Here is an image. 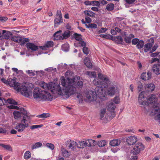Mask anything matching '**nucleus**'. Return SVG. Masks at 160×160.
I'll list each match as a JSON object with an SVG mask.
<instances>
[{
    "label": "nucleus",
    "instance_id": "nucleus-1",
    "mask_svg": "<svg viewBox=\"0 0 160 160\" xmlns=\"http://www.w3.org/2000/svg\"><path fill=\"white\" fill-rule=\"evenodd\" d=\"M73 74L71 72L68 71L65 73V76L67 77V79H66L63 76L61 77L60 82L62 87V88L59 85L58 86L59 88L58 92L60 95L64 96L66 98H68L76 92L75 86L77 83L80 88L83 86V82L79 80L80 79L79 77L75 76L72 79L68 77L72 76Z\"/></svg>",
    "mask_w": 160,
    "mask_h": 160
},
{
    "label": "nucleus",
    "instance_id": "nucleus-2",
    "mask_svg": "<svg viewBox=\"0 0 160 160\" xmlns=\"http://www.w3.org/2000/svg\"><path fill=\"white\" fill-rule=\"evenodd\" d=\"M98 78L102 80V82L98 79H95L93 80V83L97 86L95 89V92L89 91L86 93V96L89 101H93L97 100L99 101L98 99L103 100L107 98L105 89L110 84V81L107 76L101 73L98 74Z\"/></svg>",
    "mask_w": 160,
    "mask_h": 160
},
{
    "label": "nucleus",
    "instance_id": "nucleus-3",
    "mask_svg": "<svg viewBox=\"0 0 160 160\" xmlns=\"http://www.w3.org/2000/svg\"><path fill=\"white\" fill-rule=\"evenodd\" d=\"M8 85L11 87H13L14 89L19 92L23 96L31 98L32 95V90L34 85L32 83L26 82L21 84L16 82V78L8 79Z\"/></svg>",
    "mask_w": 160,
    "mask_h": 160
},
{
    "label": "nucleus",
    "instance_id": "nucleus-4",
    "mask_svg": "<svg viewBox=\"0 0 160 160\" xmlns=\"http://www.w3.org/2000/svg\"><path fill=\"white\" fill-rule=\"evenodd\" d=\"M33 96L34 99L36 101L52 100V96L48 92L42 90L38 88H35L33 92Z\"/></svg>",
    "mask_w": 160,
    "mask_h": 160
},
{
    "label": "nucleus",
    "instance_id": "nucleus-5",
    "mask_svg": "<svg viewBox=\"0 0 160 160\" xmlns=\"http://www.w3.org/2000/svg\"><path fill=\"white\" fill-rule=\"evenodd\" d=\"M30 117L28 115L23 116L21 122L16 126L15 128L18 132L23 131L26 128L29 126L28 122H30Z\"/></svg>",
    "mask_w": 160,
    "mask_h": 160
},
{
    "label": "nucleus",
    "instance_id": "nucleus-6",
    "mask_svg": "<svg viewBox=\"0 0 160 160\" xmlns=\"http://www.w3.org/2000/svg\"><path fill=\"white\" fill-rule=\"evenodd\" d=\"M40 85L43 89L48 90L50 89L52 93H57L60 95L58 92L59 88L58 87L59 85L60 86V85L56 86L55 83L52 82H50L48 84H47L44 82H42L40 83Z\"/></svg>",
    "mask_w": 160,
    "mask_h": 160
},
{
    "label": "nucleus",
    "instance_id": "nucleus-7",
    "mask_svg": "<svg viewBox=\"0 0 160 160\" xmlns=\"http://www.w3.org/2000/svg\"><path fill=\"white\" fill-rule=\"evenodd\" d=\"M148 102V103H150L152 104L157 103V106L155 105V107L154 108L153 110L155 112H159L160 111V95L157 98L156 96L154 95H151L147 99Z\"/></svg>",
    "mask_w": 160,
    "mask_h": 160
},
{
    "label": "nucleus",
    "instance_id": "nucleus-8",
    "mask_svg": "<svg viewBox=\"0 0 160 160\" xmlns=\"http://www.w3.org/2000/svg\"><path fill=\"white\" fill-rule=\"evenodd\" d=\"M147 99L145 96V92L142 91L139 93L138 98V102L139 105L145 107L148 105Z\"/></svg>",
    "mask_w": 160,
    "mask_h": 160
},
{
    "label": "nucleus",
    "instance_id": "nucleus-9",
    "mask_svg": "<svg viewBox=\"0 0 160 160\" xmlns=\"http://www.w3.org/2000/svg\"><path fill=\"white\" fill-rule=\"evenodd\" d=\"M145 146L142 142H138L134 146L132 150V152L134 154H137L139 153L141 151L144 150Z\"/></svg>",
    "mask_w": 160,
    "mask_h": 160
},
{
    "label": "nucleus",
    "instance_id": "nucleus-10",
    "mask_svg": "<svg viewBox=\"0 0 160 160\" xmlns=\"http://www.w3.org/2000/svg\"><path fill=\"white\" fill-rule=\"evenodd\" d=\"M74 38L77 41V42H76L74 44L75 47H78L86 46L85 42L82 41L81 36L80 35L75 33L74 35Z\"/></svg>",
    "mask_w": 160,
    "mask_h": 160
},
{
    "label": "nucleus",
    "instance_id": "nucleus-11",
    "mask_svg": "<svg viewBox=\"0 0 160 160\" xmlns=\"http://www.w3.org/2000/svg\"><path fill=\"white\" fill-rule=\"evenodd\" d=\"M27 112L24 108H21L19 111H15L13 112L14 118L16 119H18L20 118L22 115L24 116L27 115Z\"/></svg>",
    "mask_w": 160,
    "mask_h": 160
},
{
    "label": "nucleus",
    "instance_id": "nucleus-12",
    "mask_svg": "<svg viewBox=\"0 0 160 160\" xmlns=\"http://www.w3.org/2000/svg\"><path fill=\"white\" fill-rule=\"evenodd\" d=\"M62 18L61 11L58 10L56 14V17L55 18L54 22L55 25H59L62 22Z\"/></svg>",
    "mask_w": 160,
    "mask_h": 160
},
{
    "label": "nucleus",
    "instance_id": "nucleus-13",
    "mask_svg": "<svg viewBox=\"0 0 160 160\" xmlns=\"http://www.w3.org/2000/svg\"><path fill=\"white\" fill-rule=\"evenodd\" d=\"M126 142L129 145L134 144L138 141L137 137L133 135L128 137L126 138Z\"/></svg>",
    "mask_w": 160,
    "mask_h": 160
},
{
    "label": "nucleus",
    "instance_id": "nucleus-14",
    "mask_svg": "<svg viewBox=\"0 0 160 160\" xmlns=\"http://www.w3.org/2000/svg\"><path fill=\"white\" fill-rule=\"evenodd\" d=\"M116 107L115 105L112 102V100L109 101L107 104V108L110 112L114 111Z\"/></svg>",
    "mask_w": 160,
    "mask_h": 160
},
{
    "label": "nucleus",
    "instance_id": "nucleus-15",
    "mask_svg": "<svg viewBox=\"0 0 160 160\" xmlns=\"http://www.w3.org/2000/svg\"><path fill=\"white\" fill-rule=\"evenodd\" d=\"M26 47L28 50L32 51H35L38 49V46L32 43H27L26 44Z\"/></svg>",
    "mask_w": 160,
    "mask_h": 160
},
{
    "label": "nucleus",
    "instance_id": "nucleus-16",
    "mask_svg": "<svg viewBox=\"0 0 160 160\" xmlns=\"http://www.w3.org/2000/svg\"><path fill=\"white\" fill-rule=\"evenodd\" d=\"M118 90L117 89V88L115 86L111 87H110L107 92L108 94L110 96L114 95L115 93L118 92Z\"/></svg>",
    "mask_w": 160,
    "mask_h": 160
},
{
    "label": "nucleus",
    "instance_id": "nucleus-17",
    "mask_svg": "<svg viewBox=\"0 0 160 160\" xmlns=\"http://www.w3.org/2000/svg\"><path fill=\"white\" fill-rule=\"evenodd\" d=\"M152 74L150 72H144L141 75V78L145 81L148 80L151 78Z\"/></svg>",
    "mask_w": 160,
    "mask_h": 160
},
{
    "label": "nucleus",
    "instance_id": "nucleus-18",
    "mask_svg": "<svg viewBox=\"0 0 160 160\" xmlns=\"http://www.w3.org/2000/svg\"><path fill=\"white\" fill-rule=\"evenodd\" d=\"M152 70L153 72L156 75L160 74V63L155 64L152 67Z\"/></svg>",
    "mask_w": 160,
    "mask_h": 160
},
{
    "label": "nucleus",
    "instance_id": "nucleus-19",
    "mask_svg": "<svg viewBox=\"0 0 160 160\" xmlns=\"http://www.w3.org/2000/svg\"><path fill=\"white\" fill-rule=\"evenodd\" d=\"M145 90L148 92L153 91L155 88V85L152 83H150L146 84L144 86Z\"/></svg>",
    "mask_w": 160,
    "mask_h": 160
},
{
    "label": "nucleus",
    "instance_id": "nucleus-20",
    "mask_svg": "<svg viewBox=\"0 0 160 160\" xmlns=\"http://www.w3.org/2000/svg\"><path fill=\"white\" fill-rule=\"evenodd\" d=\"M53 45V42L50 41L47 42L45 46H40L39 48L42 50H47V48L52 47Z\"/></svg>",
    "mask_w": 160,
    "mask_h": 160
},
{
    "label": "nucleus",
    "instance_id": "nucleus-21",
    "mask_svg": "<svg viewBox=\"0 0 160 160\" xmlns=\"http://www.w3.org/2000/svg\"><path fill=\"white\" fill-rule=\"evenodd\" d=\"M62 31L59 30L56 32L53 35L54 39L56 40H63L62 35L61 34Z\"/></svg>",
    "mask_w": 160,
    "mask_h": 160
},
{
    "label": "nucleus",
    "instance_id": "nucleus-22",
    "mask_svg": "<svg viewBox=\"0 0 160 160\" xmlns=\"http://www.w3.org/2000/svg\"><path fill=\"white\" fill-rule=\"evenodd\" d=\"M2 38L4 39H8L10 37V35L11 34V33L10 32L2 30Z\"/></svg>",
    "mask_w": 160,
    "mask_h": 160
},
{
    "label": "nucleus",
    "instance_id": "nucleus-23",
    "mask_svg": "<svg viewBox=\"0 0 160 160\" xmlns=\"http://www.w3.org/2000/svg\"><path fill=\"white\" fill-rule=\"evenodd\" d=\"M121 142V140H120L113 139L110 141L109 144L112 146H117L119 145Z\"/></svg>",
    "mask_w": 160,
    "mask_h": 160
},
{
    "label": "nucleus",
    "instance_id": "nucleus-24",
    "mask_svg": "<svg viewBox=\"0 0 160 160\" xmlns=\"http://www.w3.org/2000/svg\"><path fill=\"white\" fill-rule=\"evenodd\" d=\"M61 154L64 157H68L70 156L69 152L66 149L62 148L61 149Z\"/></svg>",
    "mask_w": 160,
    "mask_h": 160
},
{
    "label": "nucleus",
    "instance_id": "nucleus-25",
    "mask_svg": "<svg viewBox=\"0 0 160 160\" xmlns=\"http://www.w3.org/2000/svg\"><path fill=\"white\" fill-rule=\"evenodd\" d=\"M68 143L69 144V148L72 150H74L75 147L77 146V142L74 141H69Z\"/></svg>",
    "mask_w": 160,
    "mask_h": 160
},
{
    "label": "nucleus",
    "instance_id": "nucleus-26",
    "mask_svg": "<svg viewBox=\"0 0 160 160\" xmlns=\"http://www.w3.org/2000/svg\"><path fill=\"white\" fill-rule=\"evenodd\" d=\"M85 141L87 146H94L95 144V141L94 140L88 139Z\"/></svg>",
    "mask_w": 160,
    "mask_h": 160
},
{
    "label": "nucleus",
    "instance_id": "nucleus-27",
    "mask_svg": "<svg viewBox=\"0 0 160 160\" xmlns=\"http://www.w3.org/2000/svg\"><path fill=\"white\" fill-rule=\"evenodd\" d=\"M0 146L3 148L4 149L8 151H12V148L9 145H6L3 143H0Z\"/></svg>",
    "mask_w": 160,
    "mask_h": 160
},
{
    "label": "nucleus",
    "instance_id": "nucleus-28",
    "mask_svg": "<svg viewBox=\"0 0 160 160\" xmlns=\"http://www.w3.org/2000/svg\"><path fill=\"white\" fill-rule=\"evenodd\" d=\"M84 63L87 67L89 68H91L92 67V63L89 58H86L84 60Z\"/></svg>",
    "mask_w": 160,
    "mask_h": 160
},
{
    "label": "nucleus",
    "instance_id": "nucleus-29",
    "mask_svg": "<svg viewBox=\"0 0 160 160\" xmlns=\"http://www.w3.org/2000/svg\"><path fill=\"white\" fill-rule=\"evenodd\" d=\"M85 141H81L77 143V147L79 148H83L86 147Z\"/></svg>",
    "mask_w": 160,
    "mask_h": 160
},
{
    "label": "nucleus",
    "instance_id": "nucleus-30",
    "mask_svg": "<svg viewBox=\"0 0 160 160\" xmlns=\"http://www.w3.org/2000/svg\"><path fill=\"white\" fill-rule=\"evenodd\" d=\"M42 146V143L38 142L35 143L31 146V149L32 150H33L40 147H41Z\"/></svg>",
    "mask_w": 160,
    "mask_h": 160
},
{
    "label": "nucleus",
    "instance_id": "nucleus-31",
    "mask_svg": "<svg viewBox=\"0 0 160 160\" xmlns=\"http://www.w3.org/2000/svg\"><path fill=\"white\" fill-rule=\"evenodd\" d=\"M112 40L118 44L121 43L122 42V39L121 37L120 36L114 37Z\"/></svg>",
    "mask_w": 160,
    "mask_h": 160
},
{
    "label": "nucleus",
    "instance_id": "nucleus-32",
    "mask_svg": "<svg viewBox=\"0 0 160 160\" xmlns=\"http://www.w3.org/2000/svg\"><path fill=\"white\" fill-rule=\"evenodd\" d=\"M152 43H147L146 44L144 48V50L145 52L148 51L151 47L152 46Z\"/></svg>",
    "mask_w": 160,
    "mask_h": 160
},
{
    "label": "nucleus",
    "instance_id": "nucleus-33",
    "mask_svg": "<svg viewBox=\"0 0 160 160\" xmlns=\"http://www.w3.org/2000/svg\"><path fill=\"white\" fill-rule=\"evenodd\" d=\"M108 143V142L104 140H101L98 142L97 144L100 147L105 146Z\"/></svg>",
    "mask_w": 160,
    "mask_h": 160
},
{
    "label": "nucleus",
    "instance_id": "nucleus-34",
    "mask_svg": "<svg viewBox=\"0 0 160 160\" xmlns=\"http://www.w3.org/2000/svg\"><path fill=\"white\" fill-rule=\"evenodd\" d=\"M70 36V32L69 30H67L65 31L64 33L62 34V37L63 39L67 38H68Z\"/></svg>",
    "mask_w": 160,
    "mask_h": 160
},
{
    "label": "nucleus",
    "instance_id": "nucleus-35",
    "mask_svg": "<svg viewBox=\"0 0 160 160\" xmlns=\"http://www.w3.org/2000/svg\"><path fill=\"white\" fill-rule=\"evenodd\" d=\"M12 40L17 42L20 43L21 41V37H20L13 36L12 37Z\"/></svg>",
    "mask_w": 160,
    "mask_h": 160
},
{
    "label": "nucleus",
    "instance_id": "nucleus-36",
    "mask_svg": "<svg viewBox=\"0 0 160 160\" xmlns=\"http://www.w3.org/2000/svg\"><path fill=\"white\" fill-rule=\"evenodd\" d=\"M50 115L48 113H43L40 115H38L37 117L40 118H46L49 117Z\"/></svg>",
    "mask_w": 160,
    "mask_h": 160
},
{
    "label": "nucleus",
    "instance_id": "nucleus-37",
    "mask_svg": "<svg viewBox=\"0 0 160 160\" xmlns=\"http://www.w3.org/2000/svg\"><path fill=\"white\" fill-rule=\"evenodd\" d=\"M106 109H103L101 110L100 112V117L101 120H104V115L106 113Z\"/></svg>",
    "mask_w": 160,
    "mask_h": 160
},
{
    "label": "nucleus",
    "instance_id": "nucleus-38",
    "mask_svg": "<svg viewBox=\"0 0 160 160\" xmlns=\"http://www.w3.org/2000/svg\"><path fill=\"white\" fill-rule=\"evenodd\" d=\"M69 48V45L68 43H65L62 45V50L65 52L68 51Z\"/></svg>",
    "mask_w": 160,
    "mask_h": 160
},
{
    "label": "nucleus",
    "instance_id": "nucleus-39",
    "mask_svg": "<svg viewBox=\"0 0 160 160\" xmlns=\"http://www.w3.org/2000/svg\"><path fill=\"white\" fill-rule=\"evenodd\" d=\"M86 74L91 78H94L96 76V73L94 72L88 71L86 72Z\"/></svg>",
    "mask_w": 160,
    "mask_h": 160
},
{
    "label": "nucleus",
    "instance_id": "nucleus-40",
    "mask_svg": "<svg viewBox=\"0 0 160 160\" xmlns=\"http://www.w3.org/2000/svg\"><path fill=\"white\" fill-rule=\"evenodd\" d=\"M84 13L86 15L89 16L90 17H93L94 16V13L91 11L86 10L84 11Z\"/></svg>",
    "mask_w": 160,
    "mask_h": 160
},
{
    "label": "nucleus",
    "instance_id": "nucleus-41",
    "mask_svg": "<svg viewBox=\"0 0 160 160\" xmlns=\"http://www.w3.org/2000/svg\"><path fill=\"white\" fill-rule=\"evenodd\" d=\"M24 158L26 159H28L31 157V153L29 151L25 152L24 156Z\"/></svg>",
    "mask_w": 160,
    "mask_h": 160
},
{
    "label": "nucleus",
    "instance_id": "nucleus-42",
    "mask_svg": "<svg viewBox=\"0 0 160 160\" xmlns=\"http://www.w3.org/2000/svg\"><path fill=\"white\" fill-rule=\"evenodd\" d=\"M46 146L47 148H49L51 150H54L55 148L54 145L50 143H46Z\"/></svg>",
    "mask_w": 160,
    "mask_h": 160
},
{
    "label": "nucleus",
    "instance_id": "nucleus-43",
    "mask_svg": "<svg viewBox=\"0 0 160 160\" xmlns=\"http://www.w3.org/2000/svg\"><path fill=\"white\" fill-rule=\"evenodd\" d=\"M112 101L113 102H114L115 104H118L120 102V98L119 96H116L112 100Z\"/></svg>",
    "mask_w": 160,
    "mask_h": 160
},
{
    "label": "nucleus",
    "instance_id": "nucleus-44",
    "mask_svg": "<svg viewBox=\"0 0 160 160\" xmlns=\"http://www.w3.org/2000/svg\"><path fill=\"white\" fill-rule=\"evenodd\" d=\"M77 98L79 103H82L83 100V98L82 94L80 93L78 94Z\"/></svg>",
    "mask_w": 160,
    "mask_h": 160
},
{
    "label": "nucleus",
    "instance_id": "nucleus-45",
    "mask_svg": "<svg viewBox=\"0 0 160 160\" xmlns=\"http://www.w3.org/2000/svg\"><path fill=\"white\" fill-rule=\"evenodd\" d=\"M7 102L9 104H14V105H17V102H16L14 100L12 99V98H9L7 100Z\"/></svg>",
    "mask_w": 160,
    "mask_h": 160
},
{
    "label": "nucleus",
    "instance_id": "nucleus-46",
    "mask_svg": "<svg viewBox=\"0 0 160 160\" xmlns=\"http://www.w3.org/2000/svg\"><path fill=\"white\" fill-rule=\"evenodd\" d=\"M137 88L139 92H140L142 90L143 85L140 82H138Z\"/></svg>",
    "mask_w": 160,
    "mask_h": 160
},
{
    "label": "nucleus",
    "instance_id": "nucleus-47",
    "mask_svg": "<svg viewBox=\"0 0 160 160\" xmlns=\"http://www.w3.org/2000/svg\"><path fill=\"white\" fill-rule=\"evenodd\" d=\"M144 44V42L142 41H138L137 43V46L138 48L140 49L142 48Z\"/></svg>",
    "mask_w": 160,
    "mask_h": 160
},
{
    "label": "nucleus",
    "instance_id": "nucleus-48",
    "mask_svg": "<svg viewBox=\"0 0 160 160\" xmlns=\"http://www.w3.org/2000/svg\"><path fill=\"white\" fill-rule=\"evenodd\" d=\"M114 6V4L112 3L108 4L106 6V8L109 11H111L113 9Z\"/></svg>",
    "mask_w": 160,
    "mask_h": 160
},
{
    "label": "nucleus",
    "instance_id": "nucleus-49",
    "mask_svg": "<svg viewBox=\"0 0 160 160\" xmlns=\"http://www.w3.org/2000/svg\"><path fill=\"white\" fill-rule=\"evenodd\" d=\"M45 71H48L49 72H56L57 69L56 68H53L52 67H50L45 69Z\"/></svg>",
    "mask_w": 160,
    "mask_h": 160
},
{
    "label": "nucleus",
    "instance_id": "nucleus-50",
    "mask_svg": "<svg viewBox=\"0 0 160 160\" xmlns=\"http://www.w3.org/2000/svg\"><path fill=\"white\" fill-rule=\"evenodd\" d=\"M20 42L21 44L22 45L26 42H28L29 41V39L28 38H22L21 37V40Z\"/></svg>",
    "mask_w": 160,
    "mask_h": 160
},
{
    "label": "nucleus",
    "instance_id": "nucleus-51",
    "mask_svg": "<svg viewBox=\"0 0 160 160\" xmlns=\"http://www.w3.org/2000/svg\"><path fill=\"white\" fill-rule=\"evenodd\" d=\"M6 102V101L3 98L0 97V106L4 105Z\"/></svg>",
    "mask_w": 160,
    "mask_h": 160
},
{
    "label": "nucleus",
    "instance_id": "nucleus-52",
    "mask_svg": "<svg viewBox=\"0 0 160 160\" xmlns=\"http://www.w3.org/2000/svg\"><path fill=\"white\" fill-rule=\"evenodd\" d=\"M67 66V65L65 63L63 64L62 63L58 65V69H61V68H66Z\"/></svg>",
    "mask_w": 160,
    "mask_h": 160
},
{
    "label": "nucleus",
    "instance_id": "nucleus-53",
    "mask_svg": "<svg viewBox=\"0 0 160 160\" xmlns=\"http://www.w3.org/2000/svg\"><path fill=\"white\" fill-rule=\"evenodd\" d=\"M85 46H83V52L86 54H88L89 53V51L88 48L85 47Z\"/></svg>",
    "mask_w": 160,
    "mask_h": 160
},
{
    "label": "nucleus",
    "instance_id": "nucleus-54",
    "mask_svg": "<svg viewBox=\"0 0 160 160\" xmlns=\"http://www.w3.org/2000/svg\"><path fill=\"white\" fill-rule=\"evenodd\" d=\"M43 126V125L40 124L38 125H32L30 127V128L31 129H33L35 128H41Z\"/></svg>",
    "mask_w": 160,
    "mask_h": 160
},
{
    "label": "nucleus",
    "instance_id": "nucleus-55",
    "mask_svg": "<svg viewBox=\"0 0 160 160\" xmlns=\"http://www.w3.org/2000/svg\"><path fill=\"white\" fill-rule=\"evenodd\" d=\"M26 72L30 76H34L35 75V71L32 72V70H28L26 71Z\"/></svg>",
    "mask_w": 160,
    "mask_h": 160
},
{
    "label": "nucleus",
    "instance_id": "nucleus-56",
    "mask_svg": "<svg viewBox=\"0 0 160 160\" xmlns=\"http://www.w3.org/2000/svg\"><path fill=\"white\" fill-rule=\"evenodd\" d=\"M92 5L99 6L100 5V3L97 1H92Z\"/></svg>",
    "mask_w": 160,
    "mask_h": 160
},
{
    "label": "nucleus",
    "instance_id": "nucleus-57",
    "mask_svg": "<svg viewBox=\"0 0 160 160\" xmlns=\"http://www.w3.org/2000/svg\"><path fill=\"white\" fill-rule=\"evenodd\" d=\"M107 30V29L106 28H102L99 30L98 31V33H103L105 32Z\"/></svg>",
    "mask_w": 160,
    "mask_h": 160
},
{
    "label": "nucleus",
    "instance_id": "nucleus-58",
    "mask_svg": "<svg viewBox=\"0 0 160 160\" xmlns=\"http://www.w3.org/2000/svg\"><path fill=\"white\" fill-rule=\"evenodd\" d=\"M89 27L92 28H97V26L94 23H90L89 24Z\"/></svg>",
    "mask_w": 160,
    "mask_h": 160
},
{
    "label": "nucleus",
    "instance_id": "nucleus-59",
    "mask_svg": "<svg viewBox=\"0 0 160 160\" xmlns=\"http://www.w3.org/2000/svg\"><path fill=\"white\" fill-rule=\"evenodd\" d=\"M139 41V40L137 38L133 39L132 40V43L133 44H136L138 43Z\"/></svg>",
    "mask_w": 160,
    "mask_h": 160
},
{
    "label": "nucleus",
    "instance_id": "nucleus-60",
    "mask_svg": "<svg viewBox=\"0 0 160 160\" xmlns=\"http://www.w3.org/2000/svg\"><path fill=\"white\" fill-rule=\"evenodd\" d=\"M125 40L126 42L129 43L131 42V38L129 37H126L125 38Z\"/></svg>",
    "mask_w": 160,
    "mask_h": 160
},
{
    "label": "nucleus",
    "instance_id": "nucleus-61",
    "mask_svg": "<svg viewBox=\"0 0 160 160\" xmlns=\"http://www.w3.org/2000/svg\"><path fill=\"white\" fill-rule=\"evenodd\" d=\"M86 22L87 23H89L91 22V18L88 17H86L85 18Z\"/></svg>",
    "mask_w": 160,
    "mask_h": 160
},
{
    "label": "nucleus",
    "instance_id": "nucleus-62",
    "mask_svg": "<svg viewBox=\"0 0 160 160\" xmlns=\"http://www.w3.org/2000/svg\"><path fill=\"white\" fill-rule=\"evenodd\" d=\"M158 46L157 45H154L152 48L151 51L150 52H153L155 51L157 49Z\"/></svg>",
    "mask_w": 160,
    "mask_h": 160
},
{
    "label": "nucleus",
    "instance_id": "nucleus-63",
    "mask_svg": "<svg viewBox=\"0 0 160 160\" xmlns=\"http://www.w3.org/2000/svg\"><path fill=\"white\" fill-rule=\"evenodd\" d=\"M159 52H154V53H152L151 54L150 56L151 57H153V58L155 57H156L159 54Z\"/></svg>",
    "mask_w": 160,
    "mask_h": 160
},
{
    "label": "nucleus",
    "instance_id": "nucleus-64",
    "mask_svg": "<svg viewBox=\"0 0 160 160\" xmlns=\"http://www.w3.org/2000/svg\"><path fill=\"white\" fill-rule=\"evenodd\" d=\"M125 2L129 4H131L134 2L135 0H124Z\"/></svg>",
    "mask_w": 160,
    "mask_h": 160
}]
</instances>
